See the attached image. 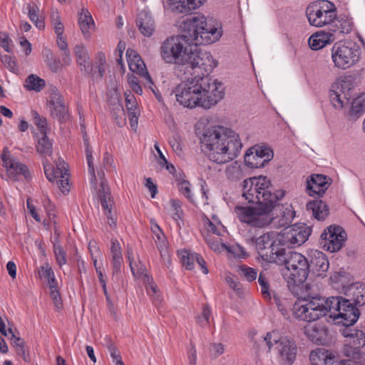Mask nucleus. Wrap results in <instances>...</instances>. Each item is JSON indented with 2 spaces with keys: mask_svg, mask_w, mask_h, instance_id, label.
<instances>
[{
  "mask_svg": "<svg viewBox=\"0 0 365 365\" xmlns=\"http://www.w3.org/2000/svg\"><path fill=\"white\" fill-rule=\"evenodd\" d=\"M182 34L166 38L160 46L162 59L170 64H178L189 74L199 68L210 71L212 56L210 52L192 50L191 46L206 45L216 42L222 36L218 29L207 21L206 17L197 14L185 19L180 25Z\"/></svg>",
  "mask_w": 365,
  "mask_h": 365,
  "instance_id": "1",
  "label": "nucleus"
},
{
  "mask_svg": "<svg viewBox=\"0 0 365 365\" xmlns=\"http://www.w3.org/2000/svg\"><path fill=\"white\" fill-rule=\"evenodd\" d=\"M212 64L210 71L199 68L191 72L190 78L175 87L173 93L179 104L189 108L202 107L209 109L224 98L225 88L223 83L210 76L217 66L213 58Z\"/></svg>",
  "mask_w": 365,
  "mask_h": 365,
  "instance_id": "2",
  "label": "nucleus"
},
{
  "mask_svg": "<svg viewBox=\"0 0 365 365\" xmlns=\"http://www.w3.org/2000/svg\"><path fill=\"white\" fill-rule=\"evenodd\" d=\"M201 149L207 158L217 164H224L237 157L242 145L239 135L222 126L205 130L200 138Z\"/></svg>",
  "mask_w": 365,
  "mask_h": 365,
  "instance_id": "3",
  "label": "nucleus"
},
{
  "mask_svg": "<svg viewBox=\"0 0 365 365\" xmlns=\"http://www.w3.org/2000/svg\"><path fill=\"white\" fill-rule=\"evenodd\" d=\"M339 301L334 297L325 298L321 296L308 297L303 300L296 302L293 306V314L300 320L305 322H314L329 313L335 324H339L334 315H337Z\"/></svg>",
  "mask_w": 365,
  "mask_h": 365,
  "instance_id": "4",
  "label": "nucleus"
},
{
  "mask_svg": "<svg viewBox=\"0 0 365 365\" xmlns=\"http://www.w3.org/2000/svg\"><path fill=\"white\" fill-rule=\"evenodd\" d=\"M345 297H334L339 301L337 315L339 324L353 325L359 319L360 312L356 308L365 304V283L356 282L349 286L344 292Z\"/></svg>",
  "mask_w": 365,
  "mask_h": 365,
  "instance_id": "5",
  "label": "nucleus"
},
{
  "mask_svg": "<svg viewBox=\"0 0 365 365\" xmlns=\"http://www.w3.org/2000/svg\"><path fill=\"white\" fill-rule=\"evenodd\" d=\"M271 182L267 177L246 179L243 182L242 196L249 202H276L284 197L282 190L272 192Z\"/></svg>",
  "mask_w": 365,
  "mask_h": 365,
  "instance_id": "6",
  "label": "nucleus"
},
{
  "mask_svg": "<svg viewBox=\"0 0 365 365\" xmlns=\"http://www.w3.org/2000/svg\"><path fill=\"white\" fill-rule=\"evenodd\" d=\"M274 202H256L255 205L235 207L238 220L250 227L262 228L272 222Z\"/></svg>",
  "mask_w": 365,
  "mask_h": 365,
  "instance_id": "7",
  "label": "nucleus"
},
{
  "mask_svg": "<svg viewBox=\"0 0 365 365\" xmlns=\"http://www.w3.org/2000/svg\"><path fill=\"white\" fill-rule=\"evenodd\" d=\"M261 342L265 343L269 350L275 345L276 360L279 365H292L296 360L297 346L292 338L273 331L262 337Z\"/></svg>",
  "mask_w": 365,
  "mask_h": 365,
  "instance_id": "8",
  "label": "nucleus"
},
{
  "mask_svg": "<svg viewBox=\"0 0 365 365\" xmlns=\"http://www.w3.org/2000/svg\"><path fill=\"white\" fill-rule=\"evenodd\" d=\"M342 325L344 328L340 329V333L345 338L344 354L350 360L365 365V352L361 351V348L365 345V333L351 327L352 325Z\"/></svg>",
  "mask_w": 365,
  "mask_h": 365,
  "instance_id": "9",
  "label": "nucleus"
},
{
  "mask_svg": "<svg viewBox=\"0 0 365 365\" xmlns=\"http://www.w3.org/2000/svg\"><path fill=\"white\" fill-rule=\"evenodd\" d=\"M306 15L311 26L322 27L331 24L336 20V8L327 0L311 3L306 9Z\"/></svg>",
  "mask_w": 365,
  "mask_h": 365,
  "instance_id": "10",
  "label": "nucleus"
},
{
  "mask_svg": "<svg viewBox=\"0 0 365 365\" xmlns=\"http://www.w3.org/2000/svg\"><path fill=\"white\" fill-rule=\"evenodd\" d=\"M288 283L301 284L307 279L309 273L308 259L299 252H291L288 267L282 270Z\"/></svg>",
  "mask_w": 365,
  "mask_h": 365,
  "instance_id": "11",
  "label": "nucleus"
},
{
  "mask_svg": "<svg viewBox=\"0 0 365 365\" xmlns=\"http://www.w3.org/2000/svg\"><path fill=\"white\" fill-rule=\"evenodd\" d=\"M359 50L351 43L336 42L331 48L332 61L339 69L351 68L359 61Z\"/></svg>",
  "mask_w": 365,
  "mask_h": 365,
  "instance_id": "12",
  "label": "nucleus"
},
{
  "mask_svg": "<svg viewBox=\"0 0 365 365\" xmlns=\"http://www.w3.org/2000/svg\"><path fill=\"white\" fill-rule=\"evenodd\" d=\"M311 234V230L305 225H292L284 228L277 237V241L283 246L296 247L304 243Z\"/></svg>",
  "mask_w": 365,
  "mask_h": 365,
  "instance_id": "13",
  "label": "nucleus"
},
{
  "mask_svg": "<svg viewBox=\"0 0 365 365\" xmlns=\"http://www.w3.org/2000/svg\"><path fill=\"white\" fill-rule=\"evenodd\" d=\"M98 191V196L101 200L104 215L108 220V224L113 229L117 224V213L115 208V202L111 195L110 188L105 180H102Z\"/></svg>",
  "mask_w": 365,
  "mask_h": 365,
  "instance_id": "14",
  "label": "nucleus"
},
{
  "mask_svg": "<svg viewBox=\"0 0 365 365\" xmlns=\"http://www.w3.org/2000/svg\"><path fill=\"white\" fill-rule=\"evenodd\" d=\"M346 239V234L342 227L330 225L321 235V244L327 250L334 252L339 251Z\"/></svg>",
  "mask_w": 365,
  "mask_h": 365,
  "instance_id": "15",
  "label": "nucleus"
},
{
  "mask_svg": "<svg viewBox=\"0 0 365 365\" xmlns=\"http://www.w3.org/2000/svg\"><path fill=\"white\" fill-rule=\"evenodd\" d=\"M272 150L266 145L255 146L249 149L245 155V161L250 168H262L273 158Z\"/></svg>",
  "mask_w": 365,
  "mask_h": 365,
  "instance_id": "16",
  "label": "nucleus"
},
{
  "mask_svg": "<svg viewBox=\"0 0 365 365\" xmlns=\"http://www.w3.org/2000/svg\"><path fill=\"white\" fill-rule=\"evenodd\" d=\"M274 202L271 214H273V222L276 226L284 227L290 224L295 217V212L290 204L279 205Z\"/></svg>",
  "mask_w": 365,
  "mask_h": 365,
  "instance_id": "17",
  "label": "nucleus"
},
{
  "mask_svg": "<svg viewBox=\"0 0 365 365\" xmlns=\"http://www.w3.org/2000/svg\"><path fill=\"white\" fill-rule=\"evenodd\" d=\"M135 25L139 32L145 37L149 38L155 32V21L148 10L143 9L138 12L135 19Z\"/></svg>",
  "mask_w": 365,
  "mask_h": 365,
  "instance_id": "18",
  "label": "nucleus"
},
{
  "mask_svg": "<svg viewBox=\"0 0 365 365\" xmlns=\"http://www.w3.org/2000/svg\"><path fill=\"white\" fill-rule=\"evenodd\" d=\"M48 106L51 115L61 122L69 119V114L66 106L63 103V98L56 89L53 90L50 96Z\"/></svg>",
  "mask_w": 365,
  "mask_h": 365,
  "instance_id": "19",
  "label": "nucleus"
},
{
  "mask_svg": "<svg viewBox=\"0 0 365 365\" xmlns=\"http://www.w3.org/2000/svg\"><path fill=\"white\" fill-rule=\"evenodd\" d=\"M309 272H312L313 274L319 277L325 276L329 267V260L325 254L317 250H312L309 254Z\"/></svg>",
  "mask_w": 365,
  "mask_h": 365,
  "instance_id": "20",
  "label": "nucleus"
},
{
  "mask_svg": "<svg viewBox=\"0 0 365 365\" xmlns=\"http://www.w3.org/2000/svg\"><path fill=\"white\" fill-rule=\"evenodd\" d=\"M126 56L130 71L144 78L146 82L150 84L149 87L151 88V85L153 83L139 54L136 53L133 50L128 49L126 51Z\"/></svg>",
  "mask_w": 365,
  "mask_h": 365,
  "instance_id": "21",
  "label": "nucleus"
},
{
  "mask_svg": "<svg viewBox=\"0 0 365 365\" xmlns=\"http://www.w3.org/2000/svg\"><path fill=\"white\" fill-rule=\"evenodd\" d=\"M304 334L313 343L324 344L327 341L328 329L323 324H309L304 327Z\"/></svg>",
  "mask_w": 365,
  "mask_h": 365,
  "instance_id": "22",
  "label": "nucleus"
},
{
  "mask_svg": "<svg viewBox=\"0 0 365 365\" xmlns=\"http://www.w3.org/2000/svg\"><path fill=\"white\" fill-rule=\"evenodd\" d=\"M328 187L329 182L326 175L314 174L307 180V191L310 196L323 195Z\"/></svg>",
  "mask_w": 365,
  "mask_h": 365,
  "instance_id": "23",
  "label": "nucleus"
},
{
  "mask_svg": "<svg viewBox=\"0 0 365 365\" xmlns=\"http://www.w3.org/2000/svg\"><path fill=\"white\" fill-rule=\"evenodd\" d=\"M273 235L267 232L257 238L251 237L248 241L255 245L259 255L264 260V257L269 255L272 248H275L272 242Z\"/></svg>",
  "mask_w": 365,
  "mask_h": 365,
  "instance_id": "24",
  "label": "nucleus"
},
{
  "mask_svg": "<svg viewBox=\"0 0 365 365\" xmlns=\"http://www.w3.org/2000/svg\"><path fill=\"white\" fill-rule=\"evenodd\" d=\"M78 24L86 39L90 38L91 31L95 28V23L90 11L82 8L78 14Z\"/></svg>",
  "mask_w": 365,
  "mask_h": 365,
  "instance_id": "25",
  "label": "nucleus"
},
{
  "mask_svg": "<svg viewBox=\"0 0 365 365\" xmlns=\"http://www.w3.org/2000/svg\"><path fill=\"white\" fill-rule=\"evenodd\" d=\"M334 39L333 34L320 31L313 34L309 37L308 43L312 50L317 51L332 43Z\"/></svg>",
  "mask_w": 365,
  "mask_h": 365,
  "instance_id": "26",
  "label": "nucleus"
},
{
  "mask_svg": "<svg viewBox=\"0 0 365 365\" xmlns=\"http://www.w3.org/2000/svg\"><path fill=\"white\" fill-rule=\"evenodd\" d=\"M74 53L76 56L78 64L81 67V71L87 74H91L93 66L90 61L86 46L82 43L76 45L74 48Z\"/></svg>",
  "mask_w": 365,
  "mask_h": 365,
  "instance_id": "27",
  "label": "nucleus"
},
{
  "mask_svg": "<svg viewBox=\"0 0 365 365\" xmlns=\"http://www.w3.org/2000/svg\"><path fill=\"white\" fill-rule=\"evenodd\" d=\"M309 359L312 365H337L334 355L324 349L311 351Z\"/></svg>",
  "mask_w": 365,
  "mask_h": 365,
  "instance_id": "28",
  "label": "nucleus"
},
{
  "mask_svg": "<svg viewBox=\"0 0 365 365\" xmlns=\"http://www.w3.org/2000/svg\"><path fill=\"white\" fill-rule=\"evenodd\" d=\"M170 9L178 13H185L199 8L206 0H168Z\"/></svg>",
  "mask_w": 365,
  "mask_h": 365,
  "instance_id": "29",
  "label": "nucleus"
},
{
  "mask_svg": "<svg viewBox=\"0 0 365 365\" xmlns=\"http://www.w3.org/2000/svg\"><path fill=\"white\" fill-rule=\"evenodd\" d=\"M6 170L9 178L14 181L19 180L21 176H24L26 179L30 178V173L27 166L16 160H14L7 166Z\"/></svg>",
  "mask_w": 365,
  "mask_h": 365,
  "instance_id": "30",
  "label": "nucleus"
},
{
  "mask_svg": "<svg viewBox=\"0 0 365 365\" xmlns=\"http://www.w3.org/2000/svg\"><path fill=\"white\" fill-rule=\"evenodd\" d=\"M291 252L287 251L284 248H272L269 255L264 257V261L278 265H284V269H287Z\"/></svg>",
  "mask_w": 365,
  "mask_h": 365,
  "instance_id": "31",
  "label": "nucleus"
},
{
  "mask_svg": "<svg viewBox=\"0 0 365 365\" xmlns=\"http://www.w3.org/2000/svg\"><path fill=\"white\" fill-rule=\"evenodd\" d=\"M307 210L317 220L322 221L329 215V207L327 204L319 200L309 202L307 204Z\"/></svg>",
  "mask_w": 365,
  "mask_h": 365,
  "instance_id": "32",
  "label": "nucleus"
},
{
  "mask_svg": "<svg viewBox=\"0 0 365 365\" xmlns=\"http://www.w3.org/2000/svg\"><path fill=\"white\" fill-rule=\"evenodd\" d=\"M127 257L128 259L130 267L133 274L136 278H143L144 283H149L150 277L147 274L145 265L143 264L140 262L138 264L134 263L133 250L131 248H128Z\"/></svg>",
  "mask_w": 365,
  "mask_h": 365,
  "instance_id": "33",
  "label": "nucleus"
},
{
  "mask_svg": "<svg viewBox=\"0 0 365 365\" xmlns=\"http://www.w3.org/2000/svg\"><path fill=\"white\" fill-rule=\"evenodd\" d=\"M151 230L160 255L163 256L167 252L168 242L165 235L159 225L153 220H151Z\"/></svg>",
  "mask_w": 365,
  "mask_h": 365,
  "instance_id": "34",
  "label": "nucleus"
},
{
  "mask_svg": "<svg viewBox=\"0 0 365 365\" xmlns=\"http://www.w3.org/2000/svg\"><path fill=\"white\" fill-rule=\"evenodd\" d=\"M110 254L113 273L115 274L120 270L121 264L123 262L121 247L119 242L116 239L111 240Z\"/></svg>",
  "mask_w": 365,
  "mask_h": 365,
  "instance_id": "35",
  "label": "nucleus"
},
{
  "mask_svg": "<svg viewBox=\"0 0 365 365\" xmlns=\"http://www.w3.org/2000/svg\"><path fill=\"white\" fill-rule=\"evenodd\" d=\"M365 112V94L354 98L349 112V116L352 120H356Z\"/></svg>",
  "mask_w": 365,
  "mask_h": 365,
  "instance_id": "36",
  "label": "nucleus"
},
{
  "mask_svg": "<svg viewBox=\"0 0 365 365\" xmlns=\"http://www.w3.org/2000/svg\"><path fill=\"white\" fill-rule=\"evenodd\" d=\"M9 334H11V343L14 346L17 354L21 356L25 361H27L29 356L26 354L24 339L19 336H16L12 329H9Z\"/></svg>",
  "mask_w": 365,
  "mask_h": 365,
  "instance_id": "37",
  "label": "nucleus"
},
{
  "mask_svg": "<svg viewBox=\"0 0 365 365\" xmlns=\"http://www.w3.org/2000/svg\"><path fill=\"white\" fill-rule=\"evenodd\" d=\"M45 86V81L36 75H29L24 83V87L28 91H34L36 92L41 91Z\"/></svg>",
  "mask_w": 365,
  "mask_h": 365,
  "instance_id": "38",
  "label": "nucleus"
},
{
  "mask_svg": "<svg viewBox=\"0 0 365 365\" xmlns=\"http://www.w3.org/2000/svg\"><path fill=\"white\" fill-rule=\"evenodd\" d=\"M29 17L30 20L36 25L38 29H43L45 27L44 19L42 16H39V8L34 4L28 5Z\"/></svg>",
  "mask_w": 365,
  "mask_h": 365,
  "instance_id": "39",
  "label": "nucleus"
},
{
  "mask_svg": "<svg viewBox=\"0 0 365 365\" xmlns=\"http://www.w3.org/2000/svg\"><path fill=\"white\" fill-rule=\"evenodd\" d=\"M115 100L117 103H113L111 111L116 123L121 127L125 124V111L122 103H120L119 98L116 97Z\"/></svg>",
  "mask_w": 365,
  "mask_h": 365,
  "instance_id": "40",
  "label": "nucleus"
},
{
  "mask_svg": "<svg viewBox=\"0 0 365 365\" xmlns=\"http://www.w3.org/2000/svg\"><path fill=\"white\" fill-rule=\"evenodd\" d=\"M197 253H192L186 250L178 251V255L180 257L181 262L187 269H192L194 268V262L196 259L194 255H197Z\"/></svg>",
  "mask_w": 365,
  "mask_h": 365,
  "instance_id": "41",
  "label": "nucleus"
},
{
  "mask_svg": "<svg viewBox=\"0 0 365 365\" xmlns=\"http://www.w3.org/2000/svg\"><path fill=\"white\" fill-rule=\"evenodd\" d=\"M36 150L42 155H50L52 153V144L46 135L38 140Z\"/></svg>",
  "mask_w": 365,
  "mask_h": 365,
  "instance_id": "42",
  "label": "nucleus"
},
{
  "mask_svg": "<svg viewBox=\"0 0 365 365\" xmlns=\"http://www.w3.org/2000/svg\"><path fill=\"white\" fill-rule=\"evenodd\" d=\"M225 173L228 179L234 181L238 180L242 177V172L240 167L237 162L228 165L226 168Z\"/></svg>",
  "mask_w": 365,
  "mask_h": 365,
  "instance_id": "43",
  "label": "nucleus"
},
{
  "mask_svg": "<svg viewBox=\"0 0 365 365\" xmlns=\"http://www.w3.org/2000/svg\"><path fill=\"white\" fill-rule=\"evenodd\" d=\"M84 145L86 147V153L87 163H88V172L91 175V182L92 185H94V184H96V178L95 175V169H94V166L93 164V156H92V153H91V148L89 146L88 139H86V138H84Z\"/></svg>",
  "mask_w": 365,
  "mask_h": 365,
  "instance_id": "44",
  "label": "nucleus"
},
{
  "mask_svg": "<svg viewBox=\"0 0 365 365\" xmlns=\"http://www.w3.org/2000/svg\"><path fill=\"white\" fill-rule=\"evenodd\" d=\"M258 283L260 286L261 293L266 299L272 300L269 292V284L265 274L261 272L258 277Z\"/></svg>",
  "mask_w": 365,
  "mask_h": 365,
  "instance_id": "45",
  "label": "nucleus"
},
{
  "mask_svg": "<svg viewBox=\"0 0 365 365\" xmlns=\"http://www.w3.org/2000/svg\"><path fill=\"white\" fill-rule=\"evenodd\" d=\"M53 252L56 262L60 267L66 264V252L63 250L62 247L56 242H53Z\"/></svg>",
  "mask_w": 365,
  "mask_h": 365,
  "instance_id": "46",
  "label": "nucleus"
},
{
  "mask_svg": "<svg viewBox=\"0 0 365 365\" xmlns=\"http://www.w3.org/2000/svg\"><path fill=\"white\" fill-rule=\"evenodd\" d=\"M31 115L34 120V123L38 127L39 131L43 134V135H46V131H47L46 119L44 117L41 116L36 110H32Z\"/></svg>",
  "mask_w": 365,
  "mask_h": 365,
  "instance_id": "47",
  "label": "nucleus"
},
{
  "mask_svg": "<svg viewBox=\"0 0 365 365\" xmlns=\"http://www.w3.org/2000/svg\"><path fill=\"white\" fill-rule=\"evenodd\" d=\"M68 172L66 163L63 160L59 159L58 163H56V168H54L53 180L64 178V175L68 174Z\"/></svg>",
  "mask_w": 365,
  "mask_h": 365,
  "instance_id": "48",
  "label": "nucleus"
},
{
  "mask_svg": "<svg viewBox=\"0 0 365 365\" xmlns=\"http://www.w3.org/2000/svg\"><path fill=\"white\" fill-rule=\"evenodd\" d=\"M240 272L241 276L245 277V279L248 282H252L256 279L257 277V270L254 268L247 267L246 265H242L240 267Z\"/></svg>",
  "mask_w": 365,
  "mask_h": 365,
  "instance_id": "49",
  "label": "nucleus"
},
{
  "mask_svg": "<svg viewBox=\"0 0 365 365\" xmlns=\"http://www.w3.org/2000/svg\"><path fill=\"white\" fill-rule=\"evenodd\" d=\"M211 315V310L208 305H204L202 307V314L197 316V322L201 327H206L210 323V317Z\"/></svg>",
  "mask_w": 365,
  "mask_h": 365,
  "instance_id": "50",
  "label": "nucleus"
},
{
  "mask_svg": "<svg viewBox=\"0 0 365 365\" xmlns=\"http://www.w3.org/2000/svg\"><path fill=\"white\" fill-rule=\"evenodd\" d=\"M146 284V290L148 294L152 298L153 302H160V294L158 292V287L156 284L153 282V279L150 277L149 283H145Z\"/></svg>",
  "mask_w": 365,
  "mask_h": 365,
  "instance_id": "51",
  "label": "nucleus"
},
{
  "mask_svg": "<svg viewBox=\"0 0 365 365\" xmlns=\"http://www.w3.org/2000/svg\"><path fill=\"white\" fill-rule=\"evenodd\" d=\"M51 23L53 26L54 32L56 36L63 35L64 26L61 21L60 16L57 12L51 14Z\"/></svg>",
  "mask_w": 365,
  "mask_h": 365,
  "instance_id": "52",
  "label": "nucleus"
},
{
  "mask_svg": "<svg viewBox=\"0 0 365 365\" xmlns=\"http://www.w3.org/2000/svg\"><path fill=\"white\" fill-rule=\"evenodd\" d=\"M178 187L180 192L188 200L192 201V197L190 190V184L187 180H178Z\"/></svg>",
  "mask_w": 365,
  "mask_h": 365,
  "instance_id": "53",
  "label": "nucleus"
},
{
  "mask_svg": "<svg viewBox=\"0 0 365 365\" xmlns=\"http://www.w3.org/2000/svg\"><path fill=\"white\" fill-rule=\"evenodd\" d=\"M12 41L9 38L8 34L5 32H0V46L2 47L6 52H12Z\"/></svg>",
  "mask_w": 365,
  "mask_h": 365,
  "instance_id": "54",
  "label": "nucleus"
},
{
  "mask_svg": "<svg viewBox=\"0 0 365 365\" xmlns=\"http://www.w3.org/2000/svg\"><path fill=\"white\" fill-rule=\"evenodd\" d=\"M329 98L331 104L336 109L339 110L344 107V101L341 98V94L338 92L331 91Z\"/></svg>",
  "mask_w": 365,
  "mask_h": 365,
  "instance_id": "55",
  "label": "nucleus"
},
{
  "mask_svg": "<svg viewBox=\"0 0 365 365\" xmlns=\"http://www.w3.org/2000/svg\"><path fill=\"white\" fill-rule=\"evenodd\" d=\"M170 203L173 208V217L175 220H178L182 215L181 203L179 200L174 199L170 200Z\"/></svg>",
  "mask_w": 365,
  "mask_h": 365,
  "instance_id": "56",
  "label": "nucleus"
},
{
  "mask_svg": "<svg viewBox=\"0 0 365 365\" xmlns=\"http://www.w3.org/2000/svg\"><path fill=\"white\" fill-rule=\"evenodd\" d=\"M47 64L50 69L55 73L58 72L61 68V64L60 60L56 58L47 57Z\"/></svg>",
  "mask_w": 365,
  "mask_h": 365,
  "instance_id": "57",
  "label": "nucleus"
},
{
  "mask_svg": "<svg viewBox=\"0 0 365 365\" xmlns=\"http://www.w3.org/2000/svg\"><path fill=\"white\" fill-rule=\"evenodd\" d=\"M56 183L63 193L68 192L70 189L68 174L64 175V178L57 180Z\"/></svg>",
  "mask_w": 365,
  "mask_h": 365,
  "instance_id": "58",
  "label": "nucleus"
},
{
  "mask_svg": "<svg viewBox=\"0 0 365 365\" xmlns=\"http://www.w3.org/2000/svg\"><path fill=\"white\" fill-rule=\"evenodd\" d=\"M220 227L221 225L220 223L218 225H215L209 220H207V222L206 224V229L207 232L215 234L217 236L220 235Z\"/></svg>",
  "mask_w": 365,
  "mask_h": 365,
  "instance_id": "59",
  "label": "nucleus"
},
{
  "mask_svg": "<svg viewBox=\"0 0 365 365\" xmlns=\"http://www.w3.org/2000/svg\"><path fill=\"white\" fill-rule=\"evenodd\" d=\"M224 350V346L221 343H214L211 345L210 351L215 356L222 354Z\"/></svg>",
  "mask_w": 365,
  "mask_h": 365,
  "instance_id": "60",
  "label": "nucleus"
},
{
  "mask_svg": "<svg viewBox=\"0 0 365 365\" xmlns=\"http://www.w3.org/2000/svg\"><path fill=\"white\" fill-rule=\"evenodd\" d=\"M125 95V105L127 107L128 111H130L133 110L134 108H136V103L135 101V97L132 94H127Z\"/></svg>",
  "mask_w": 365,
  "mask_h": 365,
  "instance_id": "61",
  "label": "nucleus"
},
{
  "mask_svg": "<svg viewBox=\"0 0 365 365\" xmlns=\"http://www.w3.org/2000/svg\"><path fill=\"white\" fill-rule=\"evenodd\" d=\"M43 168H44V173H45V175H46L47 179L51 182L53 181L54 168H53V166L47 163V162L44 161L43 162Z\"/></svg>",
  "mask_w": 365,
  "mask_h": 365,
  "instance_id": "62",
  "label": "nucleus"
},
{
  "mask_svg": "<svg viewBox=\"0 0 365 365\" xmlns=\"http://www.w3.org/2000/svg\"><path fill=\"white\" fill-rule=\"evenodd\" d=\"M53 272L52 268L46 264V266H42L39 270V275L41 277H43L47 279V278L52 277Z\"/></svg>",
  "mask_w": 365,
  "mask_h": 365,
  "instance_id": "63",
  "label": "nucleus"
},
{
  "mask_svg": "<svg viewBox=\"0 0 365 365\" xmlns=\"http://www.w3.org/2000/svg\"><path fill=\"white\" fill-rule=\"evenodd\" d=\"M146 187L150 191L151 197L154 198L158 192L157 185L153 183L150 178H146Z\"/></svg>",
  "mask_w": 365,
  "mask_h": 365,
  "instance_id": "64",
  "label": "nucleus"
}]
</instances>
